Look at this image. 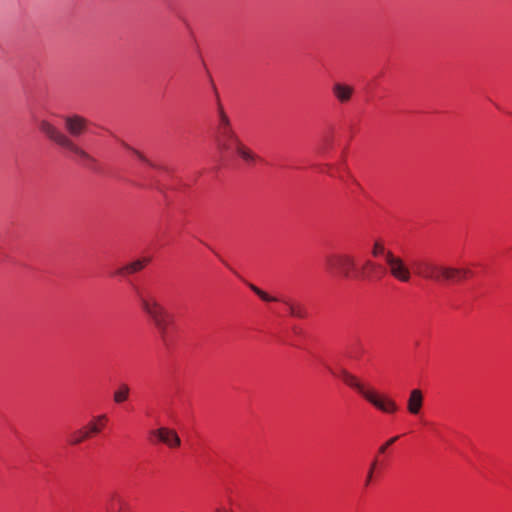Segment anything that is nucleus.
Segmentation results:
<instances>
[{
    "label": "nucleus",
    "instance_id": "obj_1",
    "mask_svg": "<svg viewBox=\"0 0 512 512\" xmlns=\"http://www.w3.org/2000/svg\"><path fill=\"white\" fill-rule=\"evenodd\" d=\"M140 306L156 327L161 340L166 344L168 340V327L172 322V315L157 300L150 291H138Z\"/></svg>",
    "mask_w": 512,
    "mask_h": 512
},
{
    "label": "nucleus",
    "instance_id": "obj_2",
    "mask_svg": "<svg viewBox=\"0 0 512 512\" xmlns=\"http://www.w3.org/2000/svg\"><path fill=\"white\" fill-rule=\"evenodd\" d=\"M342 380L351 388L355 389L367 402L374 406L377 410L393 414L399 409L397 403L387 395H381L372 388H367L361 383L356 376L348 372L346 369L340 371Z\"/></svg>",
    "mask_w": 512,
    "mask_h": 512
},
{
    "label": "nucleus",
    "instance_id": "obj_3",
    "mask_svg": "<svg viewBox=\"0 0 512 512\" xmlns=\"http://www.w3.org/2000/svg\"><path fill=\"white\" fill-rule=\"evenodd\" d=\"M451 267L439 265L431 261H421L417 264L416 274L426 280L436 283L447 282V278L451 274H455Z\"/></svg>",
    "mask_w": 512,
    "mask_h": 512
},
{
    "label": "nucleus",
    "instance_id": "obj_4",
    "mask_svg": "<svg viewBox=\"0 0 512 512\" xmlns=\"http://www.w3.org/2000/svg\"><path fill=\"white\" fill-rule=\"evenodd\" d=\"M385 264L387 266V271L392 278L401 283L410 282L412 278V270L402 257L394 253H388Z\"/></svg>",
    "mask_w": 512,
    "mask_h": 512
},
{
    "label": "nucleus",
    "instance_id": "obj_5",
    "mask_svg": "<svg viewBox=\"0 0 512 512\" xmlns=\"http://www.w3.org/2000/svg\"><path fill=\"white\" fill-rule=\"evenodd\" d=\"M241 142L234 129L215 133L216 147L222 159L234 153Z\"/></svg>",
    "mask_w": 512,
    "mask_h": 512
},
{
    "label": "nucleus",
    "instance_id": "obj_6",
    "mask_svg": "<svg viewBox=\"0 0 512 512\" xmlns=\"http://www.w3.org/2000/svg\"><path fill=\"white\" fill-rule=\"evenodd\" d=\"M326 266L331 273L349 278L355 266V261L352 256L347 254H333L326 257Z\"/></svg>",
    "mask_w": 512,
    "mask_h": 512
},
{
    "label": "nucleus",
    "instance_id": "obj_7",
    "mask_svg": "<svg viewBox=\"0 0 512 512\" xmlns=\"http://www.w3.org/2000/svg\"><path fill=\"white\" fill-rule=\"evenodd\" d=\"M64 127L70 137L79 138L86 133L88 120L81 115L71 114L63 117Z\"/></svg>",
    "mask_w": 512,
    "mask_h": 512
},
{
    "label": "nucleus",
    "instance_id": "obj_8",
    "mask_svg": "<svg viewBox=\"0 0 512 512\" xmlns=\"http://www.w3.org/2000/svg\"><path fill=\"white\" fill-rule=\"evenodd\" d=\"M150 434L156 437L160 442L167 445L169 448H177L181 445V439L175 430L167 427H160L152 430Z\"/></svg>",
    "mask_w": 512,
    "mask_h": 512
},
{
    "label": "nucleus",
    "instance_id": "obj_9",
    "mask_svg": "<svg viewBox=\"0 0 512 512\" xmlns=\"http://www.w3.org/2000/svg\"><path fill=\"white\" fill-rule=\"evenodd\" d=\"M39 129L44 133L51 141L62 147L66 140L69 138L68 135L57 129L52 123L47 120L39 121Z\"/></svg>",
    "mask_w": 512,
    "mask_h": 512
},
{
    "label": "nucleus",
    "instance_id": "obj_10",
    "mask_svg": "<svg viewBox=\"0 0 512 512\" xmlns=\"http://www.w3.org/2000/svg\"><path fill=\"white\" fill-rule=\"evenodd\" d=\"M424 396L420 389L410 391L407 400V411L412 415H418L423 407Z\"/></svg>",
    "mask_w": 512,
    "mask_h": 512
},
{
    "label": "nucleus",
    "instance_id": "obj_11",
    "mask_svg": "<svg viewBox=\"0 0 512 512\" xmlns=\"http://www.w3.org/2000/svg\"><path fill=\"white\" fill-rule=\"evenodd\" d=\"M332 93L341 104H345L351 100L354 88L350 85L338 82L333 85Z\"/></svg>",
    "mask_w": 512,
    "mask_h": 512
},
{
    "label": "nucleus",
    "instance_id": "obj_12",
    "mask_svg": "<svg viewBox=\"0 0 512 512\" xmlns=\"http://www.w3.org/2000/svg\"><path fill=\"white\" fill-rule=\"evenodd\" d=\"M107 512H131L129 503L119 494L113 493L106 506Z\"/></svg>",
    "mask_w": 512,
    "mask_h": 512
},
{
    "label": "nucleus",
    "instance_id": "obj_13",
    "mask_svg": "<svg viewBox=\"0 0 512 512\" xmlns=\"http://www.w3.org/2000/svg\"><path fill=\"white\" fill-rule=\"evenodd\" d=\"M282 302L287 306L289 314L292 317L303 319L308 315L306 307L300 302H293L283 299Z\"/></svg>",
    "mask_w": 512,
    "mask_h": 512
},
{
    "label": "nucleus",
    "instance_id": "obj_14",
    "mask_svg": "<svg viewBox=\"0 0 512 512\" xmlns=\"http://www.w3.org/2000/svg\"><path fill=\"white\" fill-rule=\"evenodd\" d=\"M217 114L218 122L216 125L215 133L233 129L231 121L220 103L218 104Z\"/></svg>",
    "mask_w": 512,
    "mask_h": 512
},
{
    "label": "nucleus",
    "instance_id": "obj_15",
    "mask_svg": "<svg viewBox=\"0 0 512 512\" xmlns=\"http://www.w3.org/2000/svg\"><path fill=\"white\" fill-rule=\"evenodd\" d=\"M148 263V259H138L120 268L116 273L119 275L132 274L141 271Z\"/></svg>",
    "mask_w": 512,
    "mask_h": 512
},
{
    "label": "nucleus",
    "instance_id": "obj_16",
    "mask_svg": "<svg viewBox=\"0 0 512 512\" xmlns=\"http://www.w3.org/2000/svg\"><path fill=\"white\" fill-rule=\"evenodd\" d=\"M62 148L74 153L75 155H77L78 157H80L84 160H87V161L93 160V158L86 151H84L82 148H80L78 145H76L70 137L66 140V142L64 143Z\"/></svg>",
    "mask_w": 512,
    "mask_h": 512
},
{
    "label": "nucleus",
    "instance_id": "obj_17",
    "mask_svg": "<svg viewBox=\"0 0 512 512\" xmlns=\"http://www.w3.org/2000/svg\"><path fill=\"white\" fill-rule=\"evenodd\" d=\"M90 437V432L84 427L72 432L68 438V443L70 445H79Z\"/></svg>",
    "mask_w": 512,
    "mask_h": 512
},
{
    "label": "nucleus",
    "instance_id": "obj_18",
    "mask_svg": "<svg viewBox=\"0 0 512 512\" xmlns=\"http://www.w3.org/2000/svg\"><path fill=\"white\" fill-rule=\"evenodd\" d=\"M235 153H237L239 157L248 164L254 163L258 159V156L251 149L245 146L243 142H241Z\"/></svg>",
    "mask_w": 512,
    "mask_h": 512
},
{
    "label": "nucleus",
    "instance_id": "obj_19",
    "mask_svg": "<svg viewBox=\"0 0 512 512\" xmlns=\"http://www.w3.org/2000/svg\"><path fill=\"white\" fill-rule=\"evenodd\" d=\"M107 421V416L105 414L98 415L94 418L93 421L89 422L86 429L90 432V435L98 434L102 427L105 425V422Z\"/></svg>",
    "mask_w": 512,
    "mask_h": 512
},
{
    "label": "nucleus",
    "instance_id": "obj_20",
    "mask_svg": "<svg viewBox=\"0 0 512 512\" xmlns=\"http://www.w3.org/2000/svg\"><path fill=\"white\" fill-rule=\"evenodd\" d=\"M130 388L127 384H121L114 392L113 399L115 403L120 404L128 399Z\"/></svg>",
    "mask_w": 512,
    "mask_h": 512
},
{
    "label": "nucleus",
    "instance_id": "obj_21",
    "mask_svg": "<svg viewBox=\"0 0 512 512\" xmlns=\"http://www.w3.org/2000/svg\"><path fill=\"white\" fill-rule=\"evenodd\" d=\"M453 271H456L455 274L449 275L447 278V282H454V281H461L465 279L468 275L471 274V271L469 269H462V268H454L451 267Z\"/></svg>",
    "mask_w": 512,
    "mask_h": 512
},
{
    "label": "nucleus",
    "instance_id": "obj_22",
    "mask_svg": "<svg viewBox=\"0 0 512 512\" xmlns=\"http://www.w3.org/2000/svg\"><path fill=\"white\" fill-rule=\"evenodd\" d=\"M377 264L370 261V260H367L363 267H362V275L364 278L366 279H373L375 277V271L377 269Z\"/></svg>",
    "mask_w": 512,
    "mask_h": 512
},
{
    "label": "nucleus",
    "instance_id": "obj_23",
    "mask_svg": "<svg viewBox=\"0 0 512 512\" xmlns=\"http://www.w3.org/2000/svg\"><path fill=\"white\" fill-rule=\"evenodd\" d=\"M248 287L257 295L259 296L263 301H266V302H275V301H279V299H277L276 297H273V296H270L268 293H266L265 291L261 290L260 288H258L257 286H255L254 284L252 283H249L248 284Z\"/></svg>",
    "mask_w": 512,
    "mask_h": 512
},
{
    "label": "nucleus",
    "instance_id": "obj_24",
    "mask_svg": "<svg viewBox=\"0 0 512 512\" xmlns=\"http://www.w3.org/2000/svg\"><path fill=\"white\" fill-rule=\"evenodd\" d=\"M388 253H393L391 250H387L385 248V246L383 245V243L377 241L374 243V246H373V250H372V254L374 256H382L384 258V261L386 262L387 261V254Z\"/></svg>",
    "mask_w": 512,
    "mask_h": 512
},
{
    "label": "nucleus",
    "instance_id": "obj_25",
    "mask_svg": "<svg viewBox=\"0 0 512 512\" xmlns=\"http://www.w3.org/2000/svg\"><path fill=\"white\" fill-rule=\"evenodd\" d=\"M376 465H377V461L374 460L371 465H370V468L368 470V473H367V476H366V479H365V487H368L372 481V478H373V473H374V470L376 468Z\"/></svg>",
    "mask_w": 512,
    "mask_h": 512
},
{
    "label": "nucleus",
    "instance_id": "obj_26",
    "mask_svg": "<svg viewBox=\"0 0 512 512\" xmlns=\"http://www.w3.org/2000/svg\"><path fill=\"white\" fill-rule=\"evenodd\" d=\"M398 439V436H395V437H392L390 438L385 444H383L380 448H379V453H385L387 448L392 445L393 443H395Z\"/></svg>",
    "mask_w": 512,
    "mask_h": 512
},
{
    "label": "nucleus",
    "instance_id": "obj_27",
    "mask_svg": "<svg viewBox=\"0 0 512 512\" xmlns=\"http://www.w3.org/2000/svg\"><path fill=\"white\" fill-rule=\"evenodd\" d=\"M133 151V153L140 159L142 160L143 162L147 163L148 165L150 166H153V164L141 153L139 152L138 150H135V149H131Z\"/></svg>",
    "mask_w": 512,
    "mask_h": 512
},
{
    "label": "nucleus",
    "instance_id": "obj_28",
    "mask_svg": "<svg viewBox=\"0 0 512 512\" xmlns=\"http://www.w3.org/2000/svg\"><path fill=\"white\" fill-rule=\"evenodd\" d=\"M214 512H231V511L227 510L226 508L221 507V508H217Z\"/></svg>",
    "mask_w": 512,
    "mask_h": 512
},
{
    "label": "nucleus",
    "instance_id": "obj_29",
    "mask_svg": "<svg viewBox=\"0 0 512 512\" xmlns=\"http://www.w3.org/2000/svg\"><path fill=\"white\" fill-rule=\"evenodd\" d=\"M353 357L358 358V355H355V356L350 355V358H353Z\"/></svg>",
    "mask_w": 512,
    "mask_h": 512
}]
</instances>
